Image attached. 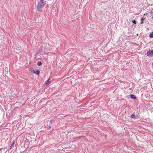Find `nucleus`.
<instances>
[{
    "label": "nucleus",
    "mask_w": 153,
    "mask_h": 153,
    "mask_svg": "<svg viewBox=\"0 0 153 153\" xmlns=\"http://www.w3.org/2000/svg\"><path fill=\"white\" fill-rule=\"evenodd\" d=\"M45 3H44V0H40V1L38 3L37 6V9L39 11H41L42 8L44 7Z\"/></svg>",
    "instance_id": "1"
},
{
    "label": "nucleus",
    "mask_w": 153,
    "mask_h": 153,
    "mask_svg": "<svg viewBox=\"0 0 153 153\" xmlns=\"http://www.w3.org/2000/svg\"><path fill=\"white\" fill-rule=\"evenodd\" d=\"M146 55L149 56H153V50H149L146 53Z\"/></svg>",
    "instance_id": "2"
},
{
    "label": "nucleus",
    "mask_w": 153,
    "mask_h": 153,
    "mask_svg": "<svg viewBox=\"0 0 153 153\" xmlns=\"http://www.w3.org/2000/svg\"><path fill=\"white\" fill-rule=\"evenodd\" d=\"M130 97L132 99L134 100H136L137 98L136 96L133 94H130Z\"/></svg>",
    "instance_id": "3"
},
{
    "label": "nucleus",
    "mask_w": 153,
    "mask_h": 153,
    "mask_svg": "<svg viewBox=\"0 0 153 153\" xmlns=\"http://www.w3.org/2000/svg\"><path fill=\"white\" fill-rule=\"evenodd\" d=\"M30 71H31V72L33 74H34L35 71L34 69L32 68H30Z\"/></svg>",
    "instance_id": "4"
},
{
    "label": "nucleus",
    "mask_w": 153,
    "mask_h": 153,
    "mask_svg": "<svg viewBox=\"0 0 153 153\" xmlns=\"http://www.w3.org/2000/svg\"><path fill=\"white\" fill-rule=\"evenodd\" d=\"M40 73V71L39 70H38L36 71H35L34 74H37V75H39Z\"/></svg>",
    "instance_id": "5"
},
{
    "label": "nucleus",
    "mask_w": 153,
    "mask_h": 153,
    "mask_svg": "<svg viewBox=\"0 0 153 153\" xmlns=\"http://www.w3.org/2000/svg\"><path fill=\"white\" fill-rule=\"evenodd\" d=\"M42 65V62L41 61H38L37 63V65L39 66H40Z\"/></svg>",
    "instance_id": "6"
},
{
    "label": "nucleus",
    "mask_w": 153,
    "mask_h": 153,
    "mask_svg": "<svg viewBox=\"0 0 153 153\" xmlns=\"http://www.w3.org/2000/svg\"><path fill=\"white\" fill-rule=\"evenodd\" d=\"M149 36L150 38H153V31L150 33Z\"/></svg>",
    "instance_id": "7"
},
{
    "label": "nucleus",
    "mask_w": 153,
    "mask_h": 153,
    "mask_svg": "<svg viewBox=\"0 0 153 153\" xmlns=\"http://www.w3.org/2000/svg\"><path fill=\"white\" fill-rule=\"evenodd\" d=\"M52 122H53V120H51L49 122V123H50L49 125V129L51 128V125L52 124Z\"/></svg>",
    "instance_id": "8"
},
{
    "label": "nucleus",
    "mask_w": 153,
    "mask_h": 153,
    "mask_svg": "<svg viewBox=\"0 0 153 153\" xmlns=\"http://www.w3.org/2000/svg\"><path fill=\"white\" fill-rule=\"evenodd\" d=\"M145 19V18L144 17H143L141 19V22H140V24H143V21Z\"/></svg>",
    "instance_id": "9"
},
{
    "label": "nucleus",
    "mask_w": 153,
    "mask_h": 153,
    "mask_svg": "<svg viewBox=\"0 0 153 153\" xmlns=\"http://www.w3.org/2000/svg\"><path fill=\"white\" fill-rule=\"evenodd\" d=\"M135 117V115L134 114H132L131 116V118H134Z\"/></svg>",
    "instance_id": "10"
},
{
    "label": "nucleus",
    "mask_w": 153,
    "mask_h": 153,
    "mask_svg": "<svg viewBox=\"0 0 153 153\" xmlns=\"http://www.w3.org/2000/svg\"><path fill=\"white\" fill-rule=\"evenodd\" d=\"M13 146L11 145L10 146V147L9 148V149H8V150H10L11 149H12V148Z\"/></svg>",
    "instance_id": "11"
},
{
    "label": "nucleus",
    "mask_w": 153,
    "mask_h": 153,
    "mask_svg": "<svg viewBox=\"0 0 153 153\" xmlns=\"http://www.w3.org/2000/svg\"><path fill=\"white\" fill-rule=\"evenodd\" d=\"M15 144V142H14V141H13L12 142V143L11 144V145L13 146Z\"/></svg>",
    "instance_id": "12"
},
{
    "label": "nucleus",
    "mask_w": 153,
    "mask_h": 153,
    "mask_svg": "<svg viewBox=\"0 0 153 153\" xmlns=\"http://www.w3.org/2000/svg\"><path fill=\"white\" fill-rule=\"evenodd\" d=\"M49 79H50L49 78L48 79V80L47 81V83H46V85L47 84H48V82H49Z\"/></svg>",
    "instance_id": "13"
},
{
    "label": "nucleus",
    "mask_w": 153,
    "mask_h": 153,
    "mask_svg": "<svg viewBox=\"0 0 153 153\" xmlns=\"http://www.w3.org/2000/svg\"><path fill=\"white\" fill-rule=\"evenodd\" d=\"M14 51H15V52H17V51H16V50H14Z\"/></svg>",
    "instance_id": "14"
},
{
    "label": "nucleus",
    "mask_w": 153,
    "mask_h": 153,
    "mask_svg": "<svg viewBox=\"0 0 153 153\" xmlns=\"http://www.w3.org/2000/svg\"><path fill=\"white\" fill-rule=\"evenodd\" d=\"M1 149H0V151L1 150Z\"/></svg>",
    "instance_id": "15"
},
{
    "label": "nucleus",
    "mask_w": 153,
    "mask_h": 153,
    "mask_svg": "<svg viewBox=\"0 0 153 153\" xmlns=\"http://www.w3.org/2000/svg\"><path fill=\"white\" fill-rule=\"evenodd\" d=\"M152 10H153V9H152Z\"/></svg>",
    "instance_id": "16"
}]
</instances>
